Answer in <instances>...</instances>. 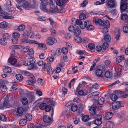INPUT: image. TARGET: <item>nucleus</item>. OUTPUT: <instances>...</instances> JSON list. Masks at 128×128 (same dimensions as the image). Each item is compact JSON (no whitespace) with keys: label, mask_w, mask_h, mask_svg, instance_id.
Wrapping results in <instances>:
<instances>
[{"label":"nucleus","mask_w":128,"mask_h":128,"mask_svg":"<svg viewBox=\"0 0 128 128\" xmlns=\"http://www.w3.org/2000/svg\"><path fill=\"white\" fill-rule=\"evenodd\" d=\"M23 7L26 10H28L30 8H34L35 7L37 3L36 1L33 0V3L30 4L28 2L24 1L22 2Z\"/></svg>","instance_id":"nucleus-1"},{"label":"nucleus","mask_w":128,"mask_h":128,"mask_svg":"<svg viewBox=\"0 0 128 128\" xmlns=\"http://www.w3.org/2000/svg\"><path fill=\"white\" fill-rule=\"evenodd\" d=\"M35 58H29L27 59V62L29 63L28 66V69L31 70L33 69H38V66L35 64H34L35 62Z\"/></svg>","instance_id":"nucleus-2"},{"label":"nucleus","mask_w":128,"mask_h":128,"mask_svg":"<svg viewBox=\"0 0 128 128\" xmlns=\"http://www.w3.org/2000/svg\"><path fill=\"white\" fill-rule=\"evenodd\" d=\"M15 9L13 8H11L8 10L9 14L4 16L5 19H12L14 18V16H15L14 12Z\"/></svg>","instance_id":"nucleus-3"},{"label":"nucleus","mask_w":128,"mask_h":128,"mask_svg":"<svg viewBox=\"0 0 128 128\" xmlns=\"http://www.w3.org/2000/svg\"><path fill=\"white\" fill-rule=\"evenodd\" d=\"M8 96H6L4 99V102L0 104V109L2 110L10 107L8 104Z\"/></svg>","instance_id":"nucleus-4"},{"label":"nucleus","mask_w":128,"mask_h":128,"mask_svg":"<svg viewBox=\"0 0 128 128\" xmlns=\"http://www.w3.org/2000/svg\"><path fill=\"white\" fill-rule=\"evenodd\" d=\"M29 78L30 80L27 81V84L32 86H34V84L36 83V81L34 76L32 74H31L29 77Z\"/></svg>","instance_id":"nucleus-5"},{"label":"nucleus","mask_w":128,"mask_h":128,"mask_svg":"<svg viewBox=\"0 0 128 128\" xmlns=\"http://www.w3.org/2000/svg\"><path fill=\"white\" fill-rule=\"evenodd\" d=\"M44 68L46 69L47 72L49 74H52L53 73L54 70L51 67L50 64L48 63L46 64H44Z\"/></svg>","instance_id":"nucleus-6"},{"label":"nucleus","mask_w":128,"mask_h":128,"mask_svg":"<svg viewBox=\"0 0 128 128\" xmlns=\"http://www.w3.org/2000/svg\"><path fill=\"white\" fill-rule=\"evenodd\" d=\"M106 6L107 8H112L115 7V4L113 0H107Z\"/></svg>","instance_id":"nucleus-7"},{"label":"nucleus","mask_w":128,"mask_h":128,"mask_svg":"<svg viewBox=\"0 0 128 128\" xmlns=\"http://www.w3.org/2000/svg\"><path fill=\"white\" fill-rule=\"evenodd\" d=\"M112 108L114 110H117L121 107V102L120 101L115 102L112 103Z\"/></svg>","instance_id":"nucleus-8"},{"label":"nucleus","mask_w":128,"mask_h":128,"mask_svg":"<svg viewBox=\"0 0 128 128\" xmlns=\"http://www.w3.org/2000/svg\"><path fill=\"white\" fill-rule=\"evenodd\" d=\"M102 116L98 115L97 116L96 119L94 122V124L97 125H100L102 123L101 120L102 119Z\"/></svg>","instance_id":"nucleus-9"},{"label":"nucleus","mask_w":128,"mask_h":128,"mask_svg":"<svg viewBox=\"0 0 128 128\" xmlns=\"http://www.w3.org/2000/svg\"><path fill=\"white\" fill-rule=\"evenodd\" d=\"M43 121L45 123L50 124L52 122V119L48 116H44L43 118Z\"/></svg>","instance_id":"nucleus-10"},{"label":"nucleus","mask_w":128,"mask_h":128,"mask_svg":"<svg viewBox=\"0 0 128 128\" xmlns=\"http://www.w3.org/2000/svg\"><path fill=\"white\" fill-rule=\"evenodd\" d=\"M102 20L96 17H94L93 20V23L97 25L98 24L100 26H102Z\"/></svg>","instance_id":"nucleus-11"},{"label":"nucleus","mask_w":128,"mask_h":128,"mask_svg":"<svg viewBox=\"0 0 128 128\" xmlns=\"http://www.w3.org/2000/svg\"><path fill=\"white\" fill-rule=\"evenodd\" d=\"M55 40L54 38L50 37L46 40V42L48 45H52L54 44Z\"/></svg>","instance_id":"nucleus-12"},{"label":"nucleus","mask_w":128,"mask_h":128,"mask_svg":"<svg viewBox=\"0 0 128 128\" xmlns=\"http://www.w3.org/2000/svg\"><path fill=\"white\" fill-rule=\"evenodd\" d=\"M17 115L19 116H22L24 115V110L22 108L20 107L18 108L16 112Z\"/></svg>","instance_id":"nucleus-13"},{"label":"nucleus","mask_w":128,"mask_h":128,"mask_svg":"<svg viewBox=\"0 0 128 128\" xmlns=\"http://www.w3.org/2000/svg\"><path fill=\"white\" fill-rule=\"evenodd\" d=\"M8 63H10L11 64L14 65L16 63L17 60L16 58L10 57L8 59Z\"/></svg>","instance_id":"nucleus-14"},{"label":"nucleus","mask_w":128,"mask_h":128,"mask_svg":"<svg viewBox=\"0 0 128 128\" xmlns=\"http://www.w3.org/2000/svg\"><path fill=\"white\" fill-rule=\"evenodd\" d=\"M89 24V20H87L85 21H84V23L82 22L81 24H80V26L81 28L82 29H84L88 24Z\"/></svg>","instance_id":"nucleus-15"},{"label":"nucleus","mask_w":128,"mask_h":128,"mask_svg":"<svg viewBox=\"0 0 128 128\" xmlns=\"http://www.w3.org/2000/svg\"><path fill=\"white\" fill-rule=\"evenodd\" d=\"M102 26H103L104 27L109 28L110 26V24L108 21L105 20L104 21H102Z\"/></svg>","instance_id":"nucleus-16"},{"label":"nucleus","mask_w":128,"mask_h":128,"mask_svg":"<svg viewBox=\"0 0 128 128\" xmlns=\"http://www.w3.org/2000/svg\"><path fill=\"white\" fill-rule=\"evenodd\" d=\"M38 48L41 50H45L47 49L45 45L43 43H38Z\"/></svg>","instance_id":"nucleus-17"},{"label":"nucleus","mask_w":128,"mask_h":128,"mask_svg":"<svg viewBox=\"0 0 128 128\" xmlns=\"http://www.w3.org/2000/svg\"><path fill=\"white\" fill-rule=\"evenodd\" d=\"M106 125L109 128H113L114 126V123L112 121H108L107 122Z\"/></svg>","instance_id":"nucleus-18"},{"label":"nucleus","mask_w":128,"mask_h":128,"mask_svg":"<svg viewBox=\"0 0 128 128\" xmlns=\"http://www.w3.org/2000/svg\"><path fill=\"white\" fill-rule=\"evenodd\" d=\"M46 102L48 103H50L51 105L54 106L56 104L55 102L53 100L50 98H47L46 100Z\"/></svg>","instance_id":"nucleus-19"},{"label":"nucleus","mask_w":128,"mask_h":128,"mask_svg":"<svg viewBox=\"0 0 128 128\" xmlns=\"http://www.w3.org/2000/svg\"><path fill=\"white\" fill-rule=\"evenodd\" d=\"M124 56L123 55H121L116 58V62L118 63L120 62L122 60H124Z\"/></svg>","instance_id":"nucleus-20"},{"label":"nucleus","mask_w":128,"mask_h":128,"mask_svg":"<svg viewBox=\"0 0 128 128\" xmlns=\"http://www.w3.org/2000/svg\"><path fill=\"white\" fill-rule=\"evenodd\" d=\"M25 28V26L24 24L20 25L17 28L19 32H21Z\"/></svg>","instance_id":"nucleus-21"},{"label":"nucleus","mask_w":128,"mask_h":128,"mask_svg":"<svg viewBox=\"0 0 128 128\" xmlns=\"http://www.w3.org/2000/svg\"><path fill=\"white\" fill-rule=\"evenodd\" d=\"M74 35L76 36H78L81 33V31L80 29L78 28H76L74 31Z\"/></svg>","instance_id":"nucleus-22"},{"label":"nucleus","mask_w":128,"mask_h":128,"mask_svg":"<svg viewBox=\"0 0 128 128\" xmlns=\"http://www.w3.org/2000/svg\"><path fill=\"white\" fill-rule=\"evenodd\" d=\"M3 71L4 72L6 73H10L12 72V70L10 67L4 66Z\"/></svg>","instance_id":"nucleus-23"},{"label":"nucleus","mask_w":128,"mask_h":128,"mask_svg":"<svg viewBox=\"0 0 128 128\" xmlns=\"http://www.w3.org/2000/svg\"><path fill=\"white\" fill-rule=\"evenodd\" d=\"M46 5H44L41 4L40 5V9L43 11L45 12H48V9L46 7Z\"/></svg>","instance_id":"nucleus-24"},{"label":"nucleus","mask_w":128,"mask_h":128,"mask_svg":"<svg viewBox=\"0 0 128 128\" xmlns=\"http://www.w3.org/2000/svg\"><path fill=\"white\" fill-rule=\"evenodd\" d=\"M27 121L25 119H22L19 122V124L20 126H23L26 125L27 123Z\"/></svg>","instance_id":"nucleus-25"},{"label":"nucleus","mask_w":128,"mask_h":128,"mask_svg":"<svg viewBox=\"0 0 128 128\" xmlns=\"http://www.w3.org/2000/svg\"><path fill=\"white\" fill-rule=\"evenodd\" d=\"M112 112H108L106 114V118L108 120L112 118Z\"/></svg>","instance_id":"nucleus-26"},{"label":"nucleus","mask_w":128,"mask_h":128,"mask_svg":"<svg viewBox=\"0 0 128 128\" xmlns=\"http://www.w3.org/2000/svg\"><path fill=\"white\" fill-rule=\"evenodd\" d=\"M8 26V23L4 21L0 24V28H4L7 27Z\"/></svg>","instance_id":"nucleus-27"},{"label":"nucleus","mask_w":128,"mask_h":128,"mask_svg":"<svg viewBox=\"0 0 128 128\" xmlns=\"http://www.w3.org/2000/svg\"><path fill=\"white\" fill-rule=\"evenodd\" d=\"M32 118V116L30 114H26L25 119L27 121H30Z\"/></svg>","instance_id":"nucleus-28"},{"label":"nucleus","mask_w":128,"mask_h":128,"mask_svg":"<svg viewBox=\"0 0 128 128\" xmlns=\"http://www.w3.org/2000/svg\"><path fill=\"white\" fill-rule=\"evenodd\" d=\"M104 39L106 42H109L111 40V37L108 34H106L104 36Z\"/></svg>","instance_id":"nucleus-29"},{"label":"nucleus","mask_w":128,"mask_h":128,"mask_svg":"<svg viewBox=\"0 0 128 128\" xmlns=\"http://www.w3.org/2000/svg\"><path fill=\"white\" fill-rule=\"evenodd\" d=\"M104 98L100 97L98 99V102L100 105H102L104 102Z\"/></svg>","instance_id":"nucleus-30"},{"label":"nucleus","mask_w":128,"mask_h":128,"mask_svg":"<svg viewBox=\"0 0 128 128\" xmlns=\"http://www.w3.org/2000/svg\"><path fill=\"white\" fill-rule=\"evenodd\" d=\"M90 113L91 114H95L96 112L95 108L93 107H91L89 109Z\"/></svg>","instance_id":"nucleus-31"},{"label":"nucleus","mask_w":128,"mask_h":128,"mask_svg":"<svg viewBox=\"0 0 128 128\" xmlns=\"http://www.w3.org/2000/svg\"><path fill=\"white\" fill-rule=\"evenodd\" d=\"M127 8V6L126 3L122 2L120 5V8L123 11Z\"/></svg>","instance_id":"nucleus-32"},{"label":"nucleus","mask_w":128,"mask_h":128,"mask_svg":"<svg viewBox=\"0 0 128 128\" xmlns=\"http://www.w3.org/2000/svg\"><path fill=\"white\" fill-rule=\"evenodd\" d=\"M12 37L14 38H17V39L19 38L20 36V33L18 32H14L12 34Z\"/></svg>","instance_id":"nucleus-33"},{"label":"nucleus","mask_w":128,"mask_h":128,"mask_svg":"<svg viewBox=\"0 0 128 128\" xmlns=\"http://www.w3.org/2000/svg\"><path fill=\"white\" fill-rule=\"evenodd\" d=\"M56 4L59 6H64L65 4L63 0H57L56 2Z\"/></svg>","instance_id":"nucleus-34"},{"label":"nucleus","mask_w":128,"mask_h":128,"mask_svg":"<svg viewBox=\"0 0 128 128\" xmlns=\"http://www.w3.org/2000/svg\"><path fill=\"white\" fill-rule=\"evenodd\" d=\"M96 73L97 76L98 77L100 76H101L102 73V71L101 70L98 69L96 70Z\"/></svg>","instance_id":"nucleus-35"},{"label":"nucleus","mask_w":128,"mask_h":128,"mask_svg":"<svg viewBox=\"0 0 128 128\" xmlns=\"http://www.w3.org/2000/svg\"><path fill=\"white\" fill-rule=\"evenodd\" d=\"M110 98L113 101H116L118 98L117 96L114 94H112L110 96Z\"/></svg>","instance_id":"nucleus-36"},{"label":"nucleus","mask_w":128,"mask_h":128,"mask_svg":"<svg viewBox=\"0 0 128 128\" xmlns=\"http://www.w3.org/2000/svg\"><path fill=\"white\" fill-rule=\"evenodd\" d=\"M90 22L89 20V24H88L86 27V30H90L94 29V26L91 25L90 24Z\"/></svg>","instance_id":"nucleus-37"},{"label":"nucleus","mask_w":128,"mask_h":128,"mask_svg":"<svg viewBox=\"0 0 128 128\" xmlns=\"http://www.w3.org/2000/svg\"><path fill=\"white\" fill-rule=\"evenodd\" d=\"M34 53V52L33 49L32 48L29 50L28 52V54L30 57L33 56Z\"/></svg>","instance_id":"nucleus-38"},{"label":"nucleus","mask_w":128,"mask_h":128,"mask_svg":"<svg viewBox=\"0 0 128 128\" xmlns=\"http://www.w3.org/2000/svg\"><path fill=\"white\" fill-rule=\"evenodd\" d=\"M75 41L78 43H80L82 41V38L80 37L76 36L74 38Z\"/></svg>","instance_id":"nucleus-39"},{"label":"nucleus","mask_w":128,"mask_h":128,"mask_svg":"<svg viewBox=\"0 0 128 128\" xmlns=\"http://www.w3.org/2000/svg\"><path fill=\"white\" fill-rule=\"evenodd\" d=\"M89 119V117L88 116L86 115L83 116L82 118V120L84 122H87Z\"/></svg>","instance_id":"nucleus-40"},{"label":"nucleus","mask_w":128,"mask_h":128,"mask_svg":"<svg viewBox=\"0 0 128 128\" xmlns=\"http://www.w3.org/2000/svg\"><path fill=\"white\" fill-rule=\"evenodd\" d=\"M60 91L62 92V93L65 95L67 93V89L65 88L64 87H63L62 89H60Z\"/></svg>","instance_id":"nucleus-41"},{"label":"nucleus","mask_w":128,"mask_h":128,"mask_svg":"<svg viewBox=\"0 0 128 128\" xmlns=\"http://www.w3.org/2000/svg\"><path fill=\"white\" fill-rule=\"evenodd\" d=\"M10 35L8 33H5L4 34L3 37V38L6 40L10 38Z\"/></svg>","instance_id":"nucleus-42"},{"label":"nucleus","mask_w":128,"mask_h":128,"mask_svg":"<svg viewBox=\"0 0 128 128\" xmlns=\"http://www.w3.org/2000/svg\"><path fill=\"white\" fill-rule=\"evenodd\" d=\"M105 76L107 78H110L112 77V74L111 72L108 71H107L105 73Z\"/></svg>","instance_id":"nucleus-43"},{"label":"nucleus","mask_w":128,"mask_h":128,"mask_svg":"<svg viewBox=\"0 0 128 128\" xmlns=\"http://www.w3.org/2000/svg\"><path fill=\"white\" fill-rule=\"evenodd\" d=\"M46 104L45 103H42L40 105V108L41 110H44L45 108Z\"/></svg>","instance_id":"nucleus-44"},{"label":"nucleus","mask_w":128,"mask_h":128,"mask_svg":"<svg viewBox=\"0 0 128 128\" xmlns=\"http://www.w3.org/2000/svg\"><path fill=\"white\" fill-rule=\"evenodd\" d=\"M61 50L62 52L64 54H66L68 53V49L66 47L63 48Z\"/></svg>","instance_id":"nucleus-45"},{"label":"nucleus","mask_w":128,"mask_h":128,"mask_svg":"<svg viewBox=\"0 0 128 128\" xmlns=\"http://www.w3.org/2000/svg\"><path fill=\"white\" fill-rule=\"evenodd\" d=\"M78 108L77 106L76 105L74 104L72 105L71 107V110L73 112L76 111Z\"/></svg>","instance_id":"nucleus-46"},{"label":"nucleus","mask_w":128,"mask_h":128,"mask_svg":"<svg viewBox=\"0 0 128 128\" xmlns=\"http://www.w3.org/2000/svg\"><path fill=\"white\" fill-rule=\"evenodd\" d=\"M22 2L20 3H18L16 4V6L17 8L20 10H22L23 6L22 4Z\"/></svg>","instance_id":"nucleus-47"},{"label":"nucleus","mask_w":128,"mask_h":128,"mask_svg":"<svg viewBox=\"0 0 128 128\" xmlns=\"http://www.w3.org/2000/svg\"><path fill=\"white\" fill-rule=\"evenodd\" d=\"M7 43V40L4 39H0V44L3 45H6Z\"/></svg>","instance_id":"nucleus-48"},{"label":"nucleus","mask_w":128,"mask_h":128,"mask_svg":"<svg viewBox=\"0 0 128 128\" xmlns=\"http://www.w3.org/2000/svg\"><path fill=\"white\" fill-rule=\"evenodd\" d=\"M16 77V78L19 80H21L23 79V76L22 75L20 74H17Z\"/></svg>","instance_id":"nucleus-49"},{"label":"nucleus","mask_w":128,"mask_h":128,"mask_svg":"<svg viewBox=\"0 0 128 128\" xmlns=\"http://www.w3.org/2000/svg\"><path fill=\"white\" fill-rule=\"evenodd\" d=\"M1 90L3 92H6L7 89L6 86L5 85H2L0 87Z\"/></svg>","instance_id":"nucleus-50"},{"label":"nucleus","mask_w":128,"mask_h":128,"mask_svg":"<svg viewBox=\"0 0 128 128\" xmlns=\"http://www.w3.org/2000/svg\"><path fill=\"white\" fill-rule=\"evenodd\" d=\"M28 43L31 44H38V42L35 40H28Z\"/></svg>","instance_id":"nucleus-51"},{"label":"nucleus","mask_w":128,"mask_h":128,"mask_svg":"<svg viewBox=\"0 0 128 128\" xmlns=\"http://www.w3.org/2000/svg\"><path fill=\"white\" fill-rule=\"evenodd\" d=\"M0 119L1 120L6 121V117L4 114H1L0 116Z\"/></svg>","instance_id":"nucleus-52"},{"label":"nucleus","mask_w":128,"mask_h":128,"mask_svg":"<svg viewBox=\"0 0 128 128\" xmlns=\"http://www.w3.org/2000/svg\"><path fill=\"white\" fill-rule=\"evenodd\" d=\"M88 48L91 50H93L95 48L94 44L92 43H90L88 45Z\"/></svg>","instance_id":"nucleus-53"},{"label":"nucleus","mask_w":128,"mask_h":128,"mask_svg":"<svg viewBox=\"0 0 128 128\" xmlns=\"http://www.w3.org/2000/svg\"><path fill=\"white\" fill-rule=\"evenodd\" d=\"M65 10L64 9H61L60 8H57L56 9V11L58 13L62 12H65Z\"/></svg>","instance_id":"nucleus-54"},{"label":"nucleus","mask_w":128,"mask_h":128,"mask_svg":"<svg viewBox=\"0 0 128 128\" xmlns=\"http://www.w3.org/2000/svg\"><path fill=\"white\" fill-rule=\"evenodd\" d=\"M51 33L53 35H56L57 34V32L56 30L53 28H52L50 29Z\"/></svg>","instance_id":"nucleus-55"},{"label":"nucleus","mask_w":128,"mask_h":128,"mask_svg":"<svg viewBox=\"0 0 128 128\" xmlns=\"http://www.w3.org/2000/svg\"><path fill=\"white\" fill-rule=\"evenodd\" d=\"M22 103L24 105L28 103V100L26 98H24L22 99Z\"/></svg>","instance_id":"nucleus-56"},{"label":"nucleus","mask_w":128,"mask_h":128,"mask_svg":"<svg viewBox=\"0 0 128 128\" xmlns=\"http://www.w3.org/2000/svg\"><path fill=\"white\" fill-rule=\"evenodd\" d=\"M108 46V44L107 42H104L103 44L102 47L104 50H106Z\"/></svg>","instance_id":"nucleus-57"},{"label":"nucleus","mask_w":128,"mask_h":128,"mask_svg":"<svg viewBox=\"0 0 128 128\" xmlns=\"http://www.w3.org/2000/svg\"><path fill=\"white\" fill-rule=\"evenodd\" d=\"M54 60V58L53 56L48 57L47 59V61L48 62H52Z\"/></svg>","instance_id":"nucleus-58"},{"label":"nucleus","mask_w":128,"mask_h":128,"mask_svg":"<svg viewBox=\"0 0 128 128\" xmlns=\"http://www.w3.org/2000/svg\"><path fill=\"white\" fill-rule=\"evenodd\" d=\"M18 39L13 37L11 39L12 42L13 44H16L18 42Z\"/></svg>","instance_id":"nucleus-59"},{"label":"nucleus","mask_w":128,"mask_h":128,"mask_svg":"<svg viewBox=\"0 0 128 128\" xmlns=\"http://www.w3.org/2000/svg\"><path fill=\"white\" fill-rule=\"evenodd\" d=\"M38 20L40 21H45L46 20L45 17L44 16H38Z\"/></svg>","instance_id":"nucleus-60"},{"label":"nucleus","mask_w":128,"mask_h":128,"mask_svg":"<svg viewBox=\"0 0 128 128\" xmlns=\"http://www.w3.org/2000/svg\"><path fill=\"white\" fill-rule=\"evenodd\" d=\"M86 18V16L84 14H82L80 15L79 18L80 20H82L85 19Z\"/></svg>","instance_id":"nucleus-61"},{"label":"nucleus","mask_w":128,"mask_h":128,"mask_svg":"<svg viewBox=\"0 0 128 128\" xmlns=\"http://www.w3.org/2000/svg\"><path fill=\"white\" fill-rule=\"evenodd\" d=\"M99 94V92H92L90 94V96H98Z\"/></svg>","instance_id":"nucleus-62"},{"label":"nucleus","mask_w":128,"mask_h":128,"mask_svg":"<svg viewBox=\"0 0 128 128\" xmlns=\"http://www.w3.org/2000/svg\"><path fill=\"white\" fill-rule=\"evenodd\" d=\"M51 107L50 105H46L45 108L44 109L46 112H49L50 110Z\"/></svg>","instance_id":"nucleus-63"},{"label":"nucleus","mask_w":128,"mask_h":128,"mask_svg":"<svg viewBox=\"0 0 128 128\" xmlns=\"http://www.w3.org/2000/svg\"><path fill=\"white\" fill-rule=\"evenodd\" d=\"M30 48L29 46H27L24 47L23 49V52L25 53L28 52Z\"/></svg>","instance_id":"nucleus-64"}]
</instances>
